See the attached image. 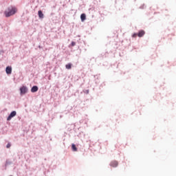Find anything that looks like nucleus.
<instances>
[{
	"label": "nucleus",
	"instance_id": "nucleus-3",
	"mask_svg": "<svg viewBox=\"0 0 176 176\" xmlns=\"http://www.w3.org/2000/svg\"><path fill=\"white\" fill-rule=\"evenodd\" d=\"M16 113H16V111H12L8 117L7 120H11L12 118H14V116H16Z\"/></svg>",
	"mask_w": 176,
	"mask_h": 176
},
{
	"label": "nucleus",
	"instance_id": "nucleus-7",
	"mask_svg": "<svg viewBox=\"0 0 176 176\" xmlns=\"http://www.w3.org/2000/svg\"><path fill=\"white\" fill-rule=\"evenodd\" d=\"M32 93H36L38 91V87L36 86H33L31 89Z\"/></svg>",
	"mask_w": 176,
	"mask_h": 176
},
{
	"label": "nucleus",
	"instance_id": "nucleus-14",
	"mask_svg": "<svg viewBox=\"0 0 176 176\" xmlns=\"http://www.w3.org/2000/svg\"><path fill=\"white\" fill-rule=\"evenodd\" d=\"M10 146H12V145L10 144V143H8L6 146V148H10Z\"/></svg>",
	"mask_w": 176,
	"mask_h": 176
},
{
	"label": "nucleus",
	"instance_id": "nucleus-6",
	"mask_svg": "<svg viewBox=\"0 0 176 176\" xmlns=\"http://www.w3.org/2000/svg\"><path fill=\"white\" fill-rule=\"evenodd\" d=\"M145 35V31L144 30H140L139 31V32L138 33V36H139V38H142V36Z\"/></svg>",
	"mask_w": 176,
	"mask_h": 176
},
{
	"label": "nucleus",
	"instance_id": "nucleus-12",
	"mask_svg": "<svg viewBox=\"0 0 176 176\" xmlns=\"http://www.w3.org/2000/svg\"><path fill=\"white\" fill-rule=\"evenodd\" d=\"M132 36H133V38H137V36H138V34L135 33V34H133Z\"/></svg>",
	"mask_w": 176,
	"mask_h": 176
},
{
	"label": "nucleus",
	"instance_id": "nucleus-4",
	"mask_svg": "<svg viewBox=\"0 0 176 176\" xmlns=\"http://www.w3.org/2000/svg\"><path fill=\"white\" fill-rule=\"evenodd\" d=\"M119 165V162H118V161H112L111 163H110V166L111 167H116L117 166Z\"/></svg>",
	"mask_w": 176,
	"mask_h": 176
},
{
	"label": "nucleus",
	"instance_id": "nucleus-2",
	"mask_svg": "<svg viewBox=\"0 0 176 176\" xmlns=\"http://www.w3.org/2000/svg\"><path fill=\"white\" fill-rule=\"evenodd\" d=\"M20 91L21 94H25V93L28 91V89H27V87L23 86L20 88Z\"/></svg>",
	"mask_w": 176,
	"mask_h": 176
},
{
	"label": "nucleus",
	"instance_id": "nucleus-1",
	"mask_svg": "<svg viewBox=\"0 0 176 176\" xmlns=\"http://www.w3.org/2000/svg\"><path fill=\"white\" fill-rule=\"evenodd\" d=\"M16 13H17V8L16 7H9L4 12L6 17H10V16H13V14H16Z\"/></svg>",
	"mask_w": 176,
	"mask_h": 176
},
{
	"label": "nucleus",
	"instance_id": "nucleus-5",
	"mask_svg": "<svg viewBox=\"0 0 176 176\" xmlns=\"http://www.w3.org/2000/svg\"><path fill=\"white\" fill-rule=\"evenodd\" d=\"M6 72L8 75H10L12 74V67L8 66L6 69Z\"/></svg>",
	"mask_w": 176,
	"mask_h": 176
},
{
	"label": "nucleus",
	"instance_id": "nucleus-13",
	"mask_svg": "<svg viewBox=\"0 0 176 176\" xmlns=\"http://www.w3.org/2000/svg\"><path fill=\"white\" fill-rule=\"evenodd\" d=\"M71 45L72 46H75V45H76V43H75V41H72Z\"/></svg>",
	"mask_w": 176,
	"mask_h": 176
},
{
	"label": "nucleus",
	"instance_id": "nucleus-11",
	"mask_svg": "<svg viewBox=\"0 0 176 176\" xmlns=\"http://www.w3.org/2000/svg\"><path fill=\"white\" fill-rule=\"evenodd\" d=\"M67 69H71L72 68V64L68 63L67 65H65Z\"/></svg>",
	"mask_w": 176,
	"mask_h": 176
},
{
	"label": "nucleus",
	"instance_id": "nucleus-10",
	"mask_svg": "<svg viewBox=\"0 0 176 176\" xmlns=\"http://www.w3.org/2000/svg\"><path fill=\"white\" fill-rule=\"evenodd\" d=\"M72 148L74 152H76L78 151V148H76V146L75 144L72 145Z\"/></svg>",
	"mask_w": 176,
	"mask_h": 176
},
{
	"label": "nucleus",
	"instance_id": "nucleus-9",
	"mask_svg": "<svg viewBox=\"0 0 176 176\" xmlns=\"http://www.w3.org/2000/svg\"><path fill=\"white\" fill-rule=\"evenodd\" d=\"M80 19H81V21H85V20H86V14H82L80 15Z\"/></svg>",
	"mask_w": 176,
	"mask_h": 176
},
{
	"label": "nucleus",
	"instance_id": "nucleus-8",
	"mask_svg": "<svg viewBox=\"0 0 176 176\" xmlns=\"http://www.w3.org/2000/svg\"><path fill=\"white\" fill-rule=\"evenodd\" d=\"M38 17H39L40 19H43L44 15H43V12H42V10H39V11L38 12Z\"/></svg>",
	"mask_w": 176,
	"mask_h": 176
}]
</instances>
